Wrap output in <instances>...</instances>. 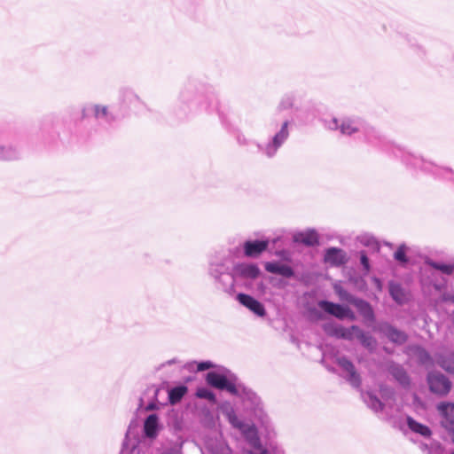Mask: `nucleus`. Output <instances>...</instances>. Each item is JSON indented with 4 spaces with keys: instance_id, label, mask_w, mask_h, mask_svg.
Returning a JSON list of instances; mask_svg holds the SVG:
<instances>
[{
    "instance_id": "c03bdc74",
    "label": "nucleus",
    "mask_w": 454,
    "mask_h": 454,
    "mask_svg": "<svg viewBox=\"0 0 454 454\" xmlns=\"http://www.w3.org/2000/svg\"><path fill=\"white\" fill-rule=\"evenodd\" d=\"M161 454H180V452H179V450H177L176 449H170V450H164Z\"/></svg>"
},
{
    "instance_id": "a18cd8bd",
    "label": "nucleus",
    "mask_w": 454,
    "mask_h": 454,
    "mask_svg": "<svg viewBox=\"0 0 454 454\" xmlns=\"http://www.w3.org/2000/svg\"><path fill=\"white\" fill-rule=\"evenodd\" d=\"M231 450L227 446H221V454H230Z\"/></svg>"
},
{
    "instance_id": "5701e85b",
    "label": "nucleus",
    "mask_w": 454,
    "mask_h": 454,
    "mask_svg": "<svg viewBox=\"0 0 454 454\" xmlns=\"http://www.w3.org/2000/svg\"><path fill=\"white\" fill-rule=\"evenodd\" d=\"M295 240L307 246L318 244V235L315 230H307L295 236Z\"/></svg>"
},
{
    "instance_id": "473e14b6",
    "label": "nucleus",
    "mask_w": 454,
    "mask_h": 454,
    "mask_svg": "<svg viewBox=\"0 0 454 454\" xmlns=\"http://www.w3.org/2000/svg\"><path fill=\"white\" fill-rule=\"evenodd\" d=\"M414 354L417 356L419 362L422 364H428L431 363L432 359L430 355L425 350L424 348L420 347H416L414 348Z\"/></svg>"
},
{
    "instance_id": "58836bf2",
    "label": "nucleus",
    "mask_w": 454,
    "mask_h": 454,
    "mask_svg": "<svg viewBox=\"0 0 454 454\" xmlns=\"http://www.w3.org/2000/svg\"><path fill=\"white\" fill-rule=\"evenodd\" d=\"M360 262L366 272L370 270L369 259L364 252L360 253Z\"/></svg>"
},
{
    "instance_id": "8fccbe9b",
    "label": "nucleus",
    "mask_w": 454,
    "mask_h": 454,
    "mask_svg": "<svg viewBox=\"0 0 454 454\" xmlns=\"http://www.w3.org/2000/svg\"><path fill=\"white\" fill-rule=\"evenodd\" d=\"M450 300L454 303V295H452Z\"/></svg>"
},
{
    "instance_id": "423d86ee",
    "label": "nucleus",
    "mask_w": 454,
    "mask_h": 454,
    "mask_svg": "<svg viewBox=\"0 0 454 454\" xmlns=\"http://www.w3.org/2000/svg\"><path fill=\"white\" fill-rule=\"evenodd\" d=\"M382 400H380L372 392L363 393L362 396L366 405L374 412L385 411L386 416H391L392 411H398L395 404V392L392 388L381 386L380 389Z\"/></svg>"
},
{
    "instance_id": "a211bd4d",
    "label": "nucleus",
    "mask_w": 454,
    "mask_h": 454,
    "mask_svg": "<svg viewBox=\"0 0 454 454\" xmlns=\"http://www.w3.org/2000/svg\"><path fill=\"white\" fill-rule=\"evenodd\" d=\"M160 429L159 418L156 414H150L144 423V433L147 438L157 437Z\"/></svg>"
},
{
    "instance_id": "de8ad7c7",
    "label": "nucleus",
    "mask_w": 454,
    "mask_h": 454,
    "mask_svg": "<svg viewBox=\"0 0 454 454\" xmlns=\"http://www.w3.org/2000/svg\"><path fill=\"white\" fill-rule=\"evenodd\" d=\"M176 362H177L176 359L174 358V359L167 361L163 365H166V364L170 365L172 364H176Z\"/></svg>"
},
{
    "instance_id": "393cba45",
    "label": "nucleus",
    "mask_w": 454,
    "mask_h": 454,
    "mask_svg": "<svg viewBox=\"0 0 454 454\" xmlns=\"http://www.w3.org/2000/svg\"><path fill=\"white\" fill-rule=\"evenodd\" d=\"M350 304L354 305L364 317L368 319L373 317L372 309L364 300L356 297Z\"/></svg>"
},
{
    "instance_id": "dca6fc26",
    "label": "nucleus",
    "mask_w": 454,
    "mask_h": 454,
    "mask_svg": "<svg viewBox=\"0 0 454 454\" xmlns=\"http://www.w3.org/2000/svg\"><path fill=\"white\" fill-rule=\"evenodd\" d=\"M325 262L333 266H341L347 262L346 253L337 247H330L325 253Z\"/></svg>"
},
{
    "instance_id": "3c124183",
    "label": "nucleus",
    "mask_w": 454,
    "mask_h": 454,
    "mask_svg": "<svg viewBox=\"0 0 454 454\" xmlns=\"http://www.w3.org/2000/svg\"><path fill=\"white\" fill-rule=\"evenodd\" d=\"M451 454H454V451Z\"/></svg>"
},
{
    "instance_id": "9d476101",
    "label": "nucleus",
    "mask_w": 454,
    "mask_h": 454,
    "mask_svg": "<svg viewBox=\"0 0 454 454\" xmlns=\"http://www.w3.org/2000/svg\"><path fill=\"white\" fill-rule=\"evenodd\" d=\"M231 270L237 285L240 280H254L260 274L259 268L254 263L231 264Z\"/></svg>"
},
{
    "instance_id": "39448f33",
    "label": "nucleus",
    "mask_w": 454,
    "mask_h": 454,
    "mask_svg": "<svg viewBox=\"0 0 454 454\" xmlns=\"http://www.w3.org/2000/svg\"><path fill=\"white\" fill-rule=\"evenodd\" d=\"M234 395L241 400L247 412L257 419L262 425H268L269 418L264 412L262 402L256 393L240 383Z\"/></svg>"
},
{
    "instance_id": "4468645a",
    "label": "nucleus",
    "mask_w": 454,
    "mask_h": 454,
    "mask_svg": "<svg viewBox=\"0 0 454 454\" xmlns=\"http://www.w3.org/2000/svg\"><path fill=\"white\" fill-rule=\"evenodd\" d=\"M237 300L240 304L247 308L249 310H251L253 313H254L258 317H263L265 316V309L262 303H261L259 301L255 300L254 297H252L249 294H239L237 295Z\"/></svg>"
},
{
    "instance_id": "4c0bfd02",
    "label": "nucleus",
    "mask_w": 454,
    "mask_h": 454,
    "mask_svg": "<svg viewBox=\"0 0 454 454\" xmlns=\"http://www.w3.org/2000/svg\"><path fill=\"white\" fill-rule=\"evenodd\" d=\"M197 371L203 372L215 367V364L210 361H203L197 363Z\"/></svg>"
},
{
    "instance_id": "37998d69",
    "label": "nucleus",
    "mask_w": 454,
    "mask_h": 454,
    "mask_svg": "<svg viewBox=\"0 0 454 454\" xmlns=\"http://www.w3.org/2000/svg\"><path fill=\"white\" fill-rule=\"evenodd\" d=\"M190 99V95L187 91H184L181 93L180 95V100L183 102V103H188Z\"/></svg>"
},
{
    "instance_id": "49530a36",
    "label": "nucleus",
    "mask_w": 454,
    "mask_h": 454,
    "mask_svg": "<svg viewBox=\"0 0 454 454\" xmlns=\"http://www.w3.org/2000/svg\"><path fill=\"white\" fill-rule=\"evenodd\" d=\"M154 409H156V405L154 403H149L146 407L147 411H153Z\"/></svg>"
},
{
    "instance_id": "7ed1b4c3",
    "label": "nucleus",
    "mask_w": 454,
    "mask_h": 454,
    "mask_svg": "<svg viewBox=\"0 0 454 454\" xmlns=\"http://www.w3.org/2000/svg\"><path fill=\"white\" fill-rule=\"evenodd\" d=\"M223 415L226 418L231 426L239 430L244 436L249 446L253 449L251 454H265L258 432L254 425L246 423L240 419L234 407L230 403H225L221 407Z\"/></svg>"
},
{
    "instance_id": "c9c22d12",
    "label": "nucleus",
    "mask_w": 454,
    "mask_h": 454,
    "mask_svg": "<svg viewBox=\"0 0 454 454\" xmlns=\"http://www.w3.org/2000/svg\"><path fill=\"white\" fill-rule=\"evenodd\" d=\"M390 294L392 298L396 301L399 303H402L403 301V294L402 292V289L397 285H391L390 286Z\"/></svg>"
},
{
    "instance_id": "0eeeda50",
    "label": "nucleus",
    "mask_w": 454,
    "mask_h": 454,
    "mask_svg": "<svg viewBox=\"0 0 454 454\" xmlns=\"http://www.w3.org/2000/svg\"><path fill=\"white\" fill-rule=\"evenodd\" d=\"M289 121L286 120L282 122L279 129L270 137L265 144H257L258 151L265 157L271 159L275 157L280 147L286 142L289 137Z\"/></svg>"
},
{
    "instance_id": "aec40b11",
    "label": "nucleus",
    "mask_w": 454,
    "mask_h": 454,
    "mask_svg": "<svg viewBox=\"0 0 454 454\" xmlns=\"http://www.w3.org/2000/svg\"><path fill=\"white\" fill-rule=\"evenodd\" d=\"M265 270L270 273L278 274L285 278H291L294 274V270L289 265L276 262H267Z\"/></svg>"
},
{
    "instance_id": "f8f14e48",
    "label": "nucleus",
    "mask_w": 454,
    "mask_h": 454,
    "mask_svg": "<svg viewBox=\"0 0 454 454\" xmlns=\"http://www.w3.org/2000/svg\"><path fill=\"white\" fill-rule=\"evenodd\" d=\"M334 362L346 373L345 379L354 387H359L361 385V378L357 373L353 363L344 356H336Z\"/></svg>"
},
{
    "instance_id": "2eb2a0df",
    "label": "nucleus",
    "mask_w": 454,
    "mask_h": 454,
    "mask_svg": "<svg viewBox=\"0 0 454 454\" xmlns=\"http://www.w3.org/2000/svg\"><path fill=\"white\" fill-rule=\"evenodd\" d=\"M438 411L442 415V425L448 431L454 429V403H439Z\"/></svg>"
},
{
    "instance_id": "1a4fd4ad",
    "label": "nucleus",
    "mask_w": 454,
    "mask_h": 454,
    "mask_svg": "<svg viewBox=\"0 0 454 454\" xmlns=\"http://www.w3.org/2000/svg\"><path fill=\"white\" fill-rule=\"evenodd\" d=\"M92 116L99 122L110 124L114 120V114L110 111L109 107L102 104H90L83 107L82 117Z\"/></svg>"
},
{
    "instance_id": "c756f323",
    "label": "nucleus",
    "mask_w": 454,
    "mask_h": 454,
    "mask_svg": "<svg viewBox=\"0 0 454 454\" xmlns=\"http://www.w3.org/2000/svg\"><path fill=\"white\" fill-rule=\"evenodd\" d=\"M187 387L184 386H178L171 388L168 392L169 402L173 404L179 402L185 395Z\"/></svg>"
},
{
    "instance_id": "6ab92c4d",
    "label": "nucleus",
    "mask_w": 454,
    "mask_h": 454,
    "mask_svg": "<svg viewBox=\"0 0 454 454\" xmlns=\"http://www.w3.org/2000/svg\"><path fill=\"white\" fill-rule=\"evenodd\" d=\"M120 100L122 104L129 107H137L143 105L141 98L138 95L129 88H124L120 91Z\"/></svg>"
},
{
    "instance_id": "2f4dec72",
    "label": "nucleus",
    "mask_w": 454,
    "mask_h": 454,
    "mask_svg": "<svg viewBox=\"0 0 454 454\" xmlns=\"http://www.w3.org/2000/svg\"><path fill=\"white\" fill-rule=\"evenodd\" d=\"M333 289L336 294L339 296L340 300L342 301L351 303L356 298L340 285H334Z\"/></svg>"
},
{
    "instance_id": "f3484780",
    "label": "nucleus",
    "mask_w": 454,
    "mask_h": 454,
    "mask_svg": "<svg viewBox=\"0 0 454 454\" xmlns=\"http://www.w3.org/2000/svg\"><path fill=\"white\" fill-rule=\"evenodd\" d=\"M267 240L246 241L244 243V254L247 257H257L268 247Z\"/></svg>"
},
{
    "instance_id": "f03ea898",
    "label": "nucleus",
    "mask_w": 454,
    "mask_h": 454,
    "mask_svg": "<svg viewBox=\"0 0 454 454\" xmlns=\"http://www.w3.org/2000/svg\"><path fill=\"white\" fill-rule=\"evenodd\" d=\"M395 157L399 158L405 165L420 168L434 175L439 178L454 183V171L448 167H442L433 163L432 161L425 160L419 155H416L410 151L401 146H395L393 150Z\"/></svg>"
},
{
    "instance_id": "c85d7f7f",
    "label": "nucleus",
    "mask_w": 454,
    "mask_h": 454,
    "mask_svg": "<svg viewBox=\"0 0 454 454\" xmlns=\"http://www.w3.org/2000/svg\"><path fill=\"white\" fill-rule=\"evenodd\" d=\"M356 340H358L361 344L369 350H373L376 348V340L369 333H364L361 328Z\"/></svg>"
},
{
    "instance_id": "e433bc0d",
    "label": "nucleus",
    "mask_w": 454,
    "mask_h": 454,
    "mask_svg": "<svg viewBox=\"0 0 454 454\" xmlns=\"http://www.w3.org/2000/svg\"><path fill=\"white\" fill-rule=\"evenodd\" d=\"M294 106V98L292 96L284 97L278 106L280 110H286Z\"/></svg>"
},
{
    "instance_id": "9b49d317",
    "label": "nucleus",
    "mask_w": 454,
    "mask_h": 454,
    "mask_svg": "<svg viewBox=\"0 0 454 454\" xmlns=\"http://www.w3.org/2000/svg\"><path fill=\"white\" fill-rule=\"evenodd\" d=\"M427 382L431 392L439 395H447L451 387V383L449 379L439 372L428 373Z\"/></svg>"
},
{
    "instance_id": "20e7f679",
    "label": "nucleus",
    "mask_w": 454,
    "mask_h": 454,
    "mask_svg": "<svg viewBox=\"0 0 454 454\" xmlns=\"http://www.w3.org/2000/svg\"><path fill=\"white\" fill-rule=\"evenodd\" d=\"M208 274L216 289L232 296L236 293V281L231 270V260L219 258L210 262Z\"/></svg>"
},
{
    "instance_id": "4be33fe9",
    "label": "nucleus",
    "mask_w": 454,
    "mask_h": 454,
    "mask_svg": "<svg viewBox=\"0 0 454 454\" xmlns=\"http://www.w3.org/2000/svg\"><path fill=\"white\" fill-rule=\"evenodd\" d=\"M358 333H360V328L356 325H352L350 327L338 326L335 328V335L338 338L348 340L356 339Z\"/></svg>"
},
{
    "instance_id": "6e6552de",
    "label": "nucleus",
    "mask_w": 454,
    "mask_h": 454,
    "mask_svg": "<svg viewBox=\"0 0 454 454\" xmlns=\"http://www.w3.org/2000/svg\"><path fill=\"white\" fill-rule=\"evenodd\" d=\"M206 380L210 386L220 390H226L233 395L241 383L233 375L227 377L215 372H208Z\"/></svg>"
},
{
    "instance_id": "bb28decb",
    "label": "nucleus",
    "mask_w": 454,
    "mask_h": 454,
    "mask_svg": "<svg viewBox=\"0 0 454 454\" xmlns=\"http://www.w3.org/2000/svg\"><path fill=\"white\" fill-rule=\"evenodd\" d=\"M391 375L403 386L409 385V377L405 370L398 364H393L389 368Z\"/></svg>"
},
{
    "instance_id": "cd10ccee",
    "label": "nucleus",
    "mask_w": 454,
    "mask_h": 454,
    "mask_svg": "<svg viewBox=\"0 0 454 454\" xmlns=\"http://www.w3.org/2000/svg\"><path fill=\"white\" fill-rule=\"evenodd\" d=\"M439 365L448 372L454 373V353H447L437 359Z\"/></svg>"
},
{
    "instance_id": "a19ab883",
    "label": "nucleus",
    "mask_w": 454,
    "mask_h": 454,
    "mask_svg": "<svg viewBox=\"0 0 454 454\" xmlns=\"http://www.w3.org/2000/svg\"><path fill=\"white\" fill-rule=\"evenodd\" d=\"M361 242L365 246H373L376 244V241L373 237L371 236H364L361 238Z\"/></svg>"
},
{
    "instance_id": "7c9ffc66",
    "label": "nucleus",
    "mask_w": 454,
    "mask_h": 454,
    "mask_svg": "<svg viewBox=\"0 0 454 454\" xmlns=\"http://www.w3.org/2000/svg\"><path fill=\"white\" fill-rule=\"evenodd\" d=\"M428 265L432 268L442 272L446 275H451L454 273V263H444L434 261H429Z\"/></svg>"
},
{
    "instance_id": "ea45409f",
    "label": "nucleus",
    "mask_w": 454,
    "mask_h": 454,
    "mask_svg": "<svg viewBox=\"0 0 454 454\" xmlns=\"http://www.w3.org/2000/svg\"><path fill=\"white\" fill-rule=\"evenodd\" d=\"M192 105H200V107L203 110H207L208 107H209V103L208 102H206V103H202L201 102V97L200 96H196L191 102Z\"/></svg>"
},
{
    "instance_id": "79ce46f5",
    "label": "nucleus",
    "mask_w": 454,
    "mask_h": 454,
    "mask_svg": "<svg viewBox=\"0 0 454 454\" xmlns=\"http://www.w3.org/2000/svg\"><path fill=\"white\" fill-rule=\"evenodd\" d=\"M237 141L240 145H248V139L244 135H239L237 137Z\"/></svg>"
},
{
    "instance_id": "412c9836",
    "label": "nucleus",
    "mask_w": 454,
    "mask_h": 454,
    "mask_svg": "<svg viewBox=\"0 0 454 454\" xmlns=\"http://www.w3.org/2000/svg\"><path fill=\"white\" fill-rule=\"evenodd\" d=\"M20 158L19 148L12 145H0V160L12 161Z\"/></svg>"
},
{
    "instance_id": "ddd939ff",
    "label": "nucleus",
    "mask_w": 454,
    "mask_h": 454,
    "mask_svg": "<svg viewBox=\"0 0 454 454\" xmlns=\"http://www.w3.org/2000/svg\"><path fill=\"white\" fill-rule=\"evenodd\" d=\"M318 306L326 313L336 317L339 319L348 317L354 319L355 316L348 307L333 303L328 301H320Z\"/></svg>"
},
{
    "instance_id": "f704fd0d",
    "label": "nucleus",
    "mask_w": 454,
    "mask_h": 454,
    "mask_svg": "<svg viewBox=\"0 0 454 454\" xmlns=\"http://www.w3.org/2000/svg\"><path fill=\"white\" fill-rule=\"evenodd\" d=\"M406 249L407 247L405 245L399 246V247L394 254V258L402 263L407 262L408 259L406 256Z\"/></svg>"
},
{
    "instance_id": "09e8293b",
    "label": "nucleus",
    "mask_w": 454,
    "mask_h": 454,
    "mask_svg": "<svg viewBox=\"0 0 454 454\" xmlns=\"http://www.w3.org/2000/svg\"><path fill=\"white\" fill-rule=\"evenodd\" d=\"M449 433H450V441L452 443H454V429L449 431Z\"/></svg>"
},
{
    "instance_id": "b1692460",
    "label": "nucleus",
    "mask_w": 454,
    "mask_h": 454,
    "mask_svg": "<svg viewBox=\"0 0 454 454\" xmlns=\"http://www.w3.org/2000/svg\"><path fill=\"white\" fill-rule=\"evenodd\" d=\"M385 335L393 342L403 343L406 340V335L403 332L387 325L382 329Z\"/></svg>"
},
{
    "instance_id": "72a5a7b5",
    "label": "nucleus",
    "mask_w": 454,
    "mask_h": 454,
    "mask_svg": "<svg viewBox=\"0 0 454 454\" xmlns=\"http://www.w3.org/2000/svg\"><path fill=\"white\" fill-rule=\"evenodd\" d=\"M196 395L199 398L206 399V400H208L210 402H215V394L210 389H208L207 387H200V388H198L197 392H196Z\"/></svg>"
},
{
    "instance_id": "a878e982",
    "label": "nucleus",
    "mask_w": 454,
    "mask_h": 454,
    "mask_svg": "<svg viewBox=\"0 0 454 454\" xmlns=\"http://www.w3.org/2000/svg\"><path fill=\"white\" fill-rule=\"evenodd\" d=\"M408 427L414 433L419 434L424 437H429L432 434L430 428L423 424L417 422L411 417H407Z\"/></svg>"
},
{
    "instance_id": "f257e3e1",
    "label": "nucleus",
    "mask_w": 454,
    "mask_h": 454,
    "mask_svg": "<svg viewBox=\"0 0 454 454\" xmlns=\"http://www.w3.org/2000/svg\"><path fill=\"white\" fill-rule=\"evenodd\" d=\"M325 127L331 130H340L341 134L348 136L362 132L371 144L381 139L380 133L359 117L332 118L325 121Z\"/></svg>"
}]
</instances>
